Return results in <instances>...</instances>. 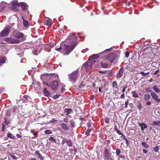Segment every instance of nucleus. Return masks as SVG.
<instances>
[{"label": "nucleus", "mask_w": 160, "mask_h": 160, "mask_svg": "<svg viewBox=\"0 0 160 160\" xmlns=\"http://www.w3.org/2000/svg\"><path fill=\"white\" fill-rule=\"evenodd\" d=\"M5 126L3 124H2V132H4L5 131Z\"/></svg>", "instance_id": "obj_55"}, {"label": "nucleus", "mask_w": 160, "mask_h": 160, "mask_svg": "<svg viewBox=\"0 0 160 160\" xmlns=\"http://www.w3.org/2000/svg\"><path fill=\"white\" fill-rule=\"evenodd\" d=\"M159 149V146H156L154 148H153V150L155 152H157L158 151Z\"/></svg>", "instance_id": "obj_44"}, {"label": "nucleus", "mask_w": 160, "mask_h": 160, "mask_svg": "<svg viewBox=\"0 0 160 160\" xmlns=\"http://www.w3.org/2000/svg\"><path fill=\"white\" fill-rule=\"evenodd\" d=\"M100 63L101 67L104 68H106L108 66V64L106 63L101 62Z\"/></svg>", "instance_id": "obj_34"}, {"label": "nucleus", "mask_w": 160, "mask_h": 160, "mask_svg": "<svg viewBox=\"0 0 160 160\" xmlns=\"http://www.w3.org/2000/svg\"><path fill=\"white\" fill-rule=\"evenodd\" d=\"M35 154L36 155H38V156L40 155L41 154L38 151H36L35 152Z\"/></svg>", "instance_id": "obj_64"}, {"label": "nucleus", "mask_w": 160, "mask_h": 160, "mask_svg": "<svg viewBox=\"0 0 160 160\" xmlns=\"http://www.w3.org/2000/svg\"><path fill=\"white\" fill-rule=\"evenodd\" d=\"M79 76V70L78 69L68 75L69 80L73 82H75L77 78Z\"/></svg>", "instance_id": "obj_1"}, {"label": "nucleus", "mask_w": 160, "mask_h": 160, "mask_svg": "<svg viewBox=\"0 0 160 160\" xmlns=\"http://www.w3.org/2000/svg\"><path fill=\"white\" fill-rule=\"evenodd\" d=\"M112 85L113 88H118V85L116 81H114L112 82Z\"/></svg>", "instance_id": "obj_33"}, {"label": "nucleus", "mask_w": 160, "mask_h": 160, "mask_svg": "<svg viewBox=\"0 0 160 160\" xmlns=\"http://www.w3.org/2000/svg\"><path fill=\"white\" fill-rule=\"evenodd\" d=\"M19 6H20V5L19 3L14 2L12 5V9L14 11L18 12L19 10L18 8Z\"/></svg>", "instance_id": "obj_11"}, {"label": "nucleus", "mask_w": 160, "mask_h": 160, "mask_svg": "<svg viewBox=\"0 0 160 160\" xmlns=\"http://www.w3.org/2000/svg\"><path fill=\"white\" fill-rule=\"evenodd\" d=\"M70 122L71 127L73 128H74L75 126V122L73 121L72 120L70 121Z\"/></svg>", "instance_id": "obj_41"}, {"label": "nucleus", "mask_w": 160, "mask_h": 160, "mask_svg": "<svg viewBox=\"0 0 160 160\" xmlns=\"http://www.w3.org/2000/svg\"><path fill=\"white\" fill-rule=\"evenodd\" d=\"M151 95L153 99L155 100L157 102H160V99L158 98V97L156 94L154 92L151 93Z\"/></svg>", "instance_id": "obj_10"}, {"label": "nucleus", "mask_w": 160, "mask_h": 160, "mask_svg": "<svg viewBox=\"0 0 160 160\" xmlns=\"http://www.w3.org/2000/svg\"><path fill=\"white\" fill-rule=\"evenodd\" d=\"M128 103H129V102H128V99L125 102V108H127L128 107Z\"/></svg>", "instance_id": "obj_56"}, {"label": "nucleus", "mask_w": 160, "mask_h": 160, "mask_svg": "<svg viewBox=\"0 0 160 160\" xmlns=\"http://www.w3.org/2000/svg\"><path fill=\"white\" fill-rule=\"evenodd\" d=\"M61 126L63 129L65 130H67L68 129V128L67 125L65 123H61Z\"/></svg>", "instance_id": "obj_22"}, {"label": "nucleus", "mask_w": 160, "mask_h": 160, "mask_svg": "<svg viewBox=\"0 0 160 160\" xmlns=\"http://www.w3.org/2000/svg\"><path fill=\"white\" fill-rule=\"evenodd\" d=\"M91 130L90 129H88L85 132V134L86 135H88L91 132Z\"/></svg>", "instance_id": "obj_51"}, {"label": "nucleus", "mask_w": 160, "mask_h": 160, "mask_svg": "<svg viewBox=\"0 0 160 160\" xmlns=\"http://www.w3.org/2000/svg\"><path fill=\"white\" fill-rule=\"evenodd\" d=\"M5 41L11 44H17L20 42V40L18 39H15L10 37L5 39Z\"/></svg>", "instance_id": "obj_7"}, {"label": "nucleus", "mask_w": 160, "mask_h": 160, "mask_svg": "<svg viewBox=\"0 0 160 160\" xmlns=\"http://www.w3.org/2000/svg\"><path fill=\"white\" fill-rule=\"evenodd\" d=\"M152 88L153 89V90L155 92H156L157 93H159V89L157 88V86H154L152 87Z\"/></svg>", "instance_id": "obj_35"}, {"label": "nucleus", "mask_w": 160, "mask_h": 160, "mask_svg": "<svg viewBox=\"0 0 160 160\" xmlns=\"http://www.w3.org/2000/svg\"><path fill=\"white\" fill-rule=\"evenodd\" d=\"M112 50V48H110L109 49H106L103 52H101L100 54H102V53H105L106 52H109L111 51Z\"/></svg>", "instance_id": "obj_37"}, {"label": "nucleus", "mask_w": 160, "mask_h": 160, "mask_svg": "<svg viewBox=\"0 0 160 160\" xmlns=\"http://www.w3.org/2000/svg\"><path fill=\"white\" fill-rule=\"evenodd\" d=\"M153 123L155 125L160 126V121H154Z\"/></svg>", "instance_id": "obj_42"}, {"label": "nucleus", "mask_w": 160, "mask_h": 160, "mask_svg": "<svg viewBox=\"0 0 160 160\" xmlns=\"http://www.w3.org/2000/svg\"><path fill=\"white\" fill-rule=\"evenodd\" d=\"M9 155L14 160L17 159V157L14 155L11 154L9 153Z\"/></svg>", "instance_id": "obj_48"}, {"label": "nucleus", "mask_w": 160, "mask_h": 160, "mask_svg": "<svg viewBox=\"0 0 160 160\" xmlns=\"http://www.w3.org/2000/svg\"><path fill=\"white\" fill-rule=\"evenodd\" d=\"M124 53H125V57L126 58H127L129 57L130 53L129 52H125Z\"/></svg>", "instance_id": "obj_53"}, {"label": "nucleus", "mask_w": 160, "mask_h": 160, "mask_svg": "<svg viewBox=\"0 0 160 160\" xmlns=\"http://www.w3.org/2000/svg\"><path fill=\"white\" fill-rule=\"evenodd\" d=\"M12 119H11L12 120ZM11 120H9L8 118H5L4 119V123L6 125H8L10 122Z\"/></svg>", "instance_id": "obj_32"}, {"label": "nucleus", "mask_w": 160, "mask_h": 160, "mask_svg": "<svg viewBox=\"0 0 160 160\" xmlns=\"http://www.w3.org/2000/svg\"><path fill=\"white\" fill-rule=\"evenodd\" d=\"M5 4L4 3H2L0 4V9H1V11L3 12L4 11L6 8V7L4 6L3 4Z\"/></svg>", "instance_id": "obj_24"}, {"label": "nucleus", "mask_w": 160, "mask_h": 160, "mask_svg": "<svg viewBox=\"0 0 160 160\" xmlns=\"http://www.w3.org/2000/svg\"><path fill=\"white\" fill-rule=\"evenodd\" d=\"M117 57L116 52L111 53L109 54L106 57H103L102 58L103 59H106L107 60L110 62L111 63H112Z\"/></svg>", "instance_id": "obj_3"}, {"label": "nucleus", "mask_w": 160, "mask_h": 160, "mask_svg": "<svg viewBox=\"0 0 160 160\" xmlns=\"http://www.w3.org/2000/svg\"><path fill=\"white\" fill-rule=\"evenodd\" d=\"M45 132L46 134H50L52 133V132L49 130H46L45 131Z\"/></svg>", "instance_id": "obj_50"}, {"label": "nucleus", "mask_w": 160, "mask_h": 160, "mask_svg": "<svg viewBox=\"0 0 160 160\" xmlns=\"http://www.w3.org/2000/svg\"><path fill=\"white\" fill-rule=\"evenodd\" d=\"M38 158H39L40 160H43V158L41 154L38 156Z\"/></svg>", "instance_id": "obj_59"}, {"label": "nucleus", "mask_w": 160, "mask_h": 160, "mask_svg": "<svg viewBox=\"0 0 160 160\" xmlns=\"http://www.w3.org/2000/svg\"><path fill=\"white\" fill-rule=\"evenodd\" d=\"M106 74L107 75H106L107 77H108L112 76L113 74V73L112 71L111 70H106Z\"/></svg>", "instance_id": "obj_28"}, {"label": "nucleus", "mask_w": 160, "mask_h": 160, "mask_svg": "<svg viewBox=\"0 0 160 160\" xmlns=\"http://www.w3.org/2000/svg\"><path fill=\"white\" fill-rule=\"evenodd\" d=\"M62 142L64 143L66 142L67 143L68 145L70 147L72 146V144L71 141L69 140L66 139H65L63 140Z\"/></svg>", "instance_id": "obj_19"}, {"label": "nucleus", "mask_w": 160, "mask_h": 160, "mask_svg": "<svg viewBox=\"0 0 160 160\" xmlns=\"http://www.w3.org/2000/svg\"><path fill=\"white\" fill-rule=\"evenodd\" d=\"M103 158L104 160H114L110 151L107 148L105 149Z\"/></svg>", "instance_id": "obj_2"}, {"label": "nucleus", "mask_w": 160, "mask_h": 160, "mask_svg": "<svg viewBox=\"0 0 160 160\" xmlns=\"http://www.w3.org/2000/svg\"><path fill=\"white\" fill-rule=\"evenodd\" d=\"M77 37L75 34L73 33L71 34L69 38V39L71 42H73L76 39Z\"/></svg>", "instance_id": "obj_13"}, {"label": "nucleus", "mask_w": 160, "mask_h": 160, "mask_svg": "<svg viewBox=\"0 0 160 160\" xmlns=\"http://www.w3.org/2000/svg\"><path fill=\"white\" fill-rule=\"evenodd\" d=\"M60 96V95H56L53 96V98L54 99H56L58 98Z\"/></svg>", "instance_id": "obj_54"}, {"label": "nucleus", "mask_w": 160, "mask_h": 160, "mask_svg": "<svg viewBox=\"0 0 160 160\" xmlns=\"http://www.w3.org/2000/svg\"><path fill=\"white\" fill-rule=\"evenodd\" d=\"M142 145L143 146L146 148H149V145H148L146 142H142Z\"/></svg>", "instance_id": "obj_40"}, {"label": "nucleus", "mask_w": 160, "mask_h": 160, "mask_svg": "<svg viewBox=\"0 0 160 160\" xmlns=\"http://www.w3.org/2000/svg\"><path fill=\"white\" fill-rule=\"evenodd\" d=\"M123 68H121L120 69L119 71L117 73V74L116 76L117 78H119L122 76L123 72Z\"/></svg>", "instance_id": "obj_12"}, {"label": "nucleus", "mask_w": 160, "mask_h": 160, "mask_svg": "<svg viewBox=\"0 0 160 160\" xmlns=\"http://www.w3.org/2000/svg\"><path fill=\"white\" fill-rule=\"evenodd\" d=\"M12 112V109H9L8 110L6 113V115L7 116H9L11 115Z\"/></svg>", "instance_id": "obj_36"}, {"label": "nucleus", "mask_w": 160, "mask_h": 160, "mask_svg": "<svg viewBox=\"0 0 160 160\" xmlns=\"http://www.w3.org/2000/svg\"><path fill=\"white\" fill-rule=\"evenodd\" d=\"M43 84H44L46 85V86H48V87H50V86H49V83L48 84V82H43Z\"/></svg>", "instance_id": "obj_60"}, {"label": "nucleus", "mask_w": 160, "mask_h": 160, "mask_svg": "<svg viewBox=\"0 0 160 160\" xmlns=\"http://www.w3.org/2000/svg\"><path fill=\"white\" fill-rule=\"evenodd\" d=\"M138 122V125L141 127V129L142 130H143L144 129L147 128V125L144 122H142V123H139V122Z\"/></svg>", "instance_id": "obj_17"}, {"label": "nucleus", "mask_w": 160, "mask_h": 160, "mask_svg": "<svg viewBox=\"0 0 160 160\" xmlns=\"http://www.w3.org/2000/svg\"><path fill=\"white\" fill-rule=\"evenodd\" d=\"M120 158H122V159H124L125 158V156L122 155H120L118 156Z\"/></svg>", "instance_id": "obj_58"}, {"label": "nucleus", "mask_w": 160, "mask_h": 160, "mask_svg": "<svg viewBox=\"0 0 160 160\" xmlns=\"http://www.w3.org/2000/svg\"><path fill=\"white\" fill-rule=\"evenodd\" d=\"M128 88L127 86H126L124 87L122 90V94L121 95L120 98H125V94L124 92H125L126 89Z\"/></svg>", "instance_id": "obj_20"}, {"label": "nucleus", "mask_w": 160, "mask_h": 160, "mask_svg": "<svg viewBox=\"0 0 160 160\" xmlns=\"http://www.w3.org/2000/svg\"><path fill=\"white\" fill-rule=\"evenodd\" d=\"M99 56L98 54H94L90 57L88 59V60H94L95 59H97L99 58Z\"/></svg>", "instance_id": "obj_14"}, {"label": "nucleus", "mask_w": 160, "mask_h": 160, "mask_svg": "<svg viewBox=\"0 0 160 160\" xmlns=\"http://www.w3.org/2000/svg\"><path fill=\"white\" fill-rule=\"evenodd\" d=\"M105 122L106 123H108L109 122L110 119L108 118H105Z\"/></svg>", "instance_id": "obj_52"}, {"label": "nucleus", "mask_w": 160, "mask_h": 160, "mask_svg": "<svg viewBox=\"0 0 160 160\" xmlns=\"http://www.w3.org/2000/svg\"><path fill=\"white\" fill-rule=\"evenodd\" d=\"M114 129L116 131V132L118 134H121V131L118 130V127L116 126H115L114 127Z\"/></svg>", "instance_id": "obj_38"}, {"label": "nucleus", "mask_w": 160, "mask_h": 160, "mask_svg": "<svg viewBox=\"0 0 160 160\" xmlns=\"http://www.w3.org/2000/svg\"><path fill=\"white\" fill-rule=\"evenodd\" d=\"M91 63L90 62H86L83 65V68H85L87 72H88L89 70L92 67Z\"/></svg>", "instance_id": "obj_8"}, {"label": "nucleus", "mask_w": 160, "mask_h": 160, "mask_svg": "<svg viewBox=\"0 0 160 160\" xmlns=\"http://www.w3.org/2000/svg\"><path fill=\"white\" fill-rule=\"evenodd\" d=\"M150 98V95L148 94H145L144 95V99L146 101H148Z\"/></svg>", "instance_id": "obj_25"}, {"label": "nucleus", "mask_w": 160, "mask_h": 160, "mask_svg": "<svg viewBox=\"0 0 160 160\" xmlns=\"http://www.w3.org/2000/svg\"><path fill=\"white\" fill-rule=\"evenodd\" d=\"M30 132L34 136L37 138L38 137V133L37 132H36L34 130L31 129L30 130Z\"/></svg>", "instance_id": "obj_31"}, {"label": "nucleus", "mask_w": 160, "mask_h": 160, "mask_svg": "<svg viewBox=\"0 0 160 160\" xmlns=\"http://www.w3.org/2000/svg\"><path fill=\"white\" fill-rule=\"evenodd\" d=\"M49 140L52 142L56 143V141L55 139L53 137H50Z\"/></svg>", "instance_id": "obj_45"}, {"label": "nucleus", "mask_w": 160, "mask_h": 160, "mask_svg": "<svg viewBox=\"0 0 160 160\" xmlns=\"http://www.w3.org/2000/svg\"><path fill=\"white\" fill-rule=\"evenodd\" d=\"M121 134H119L120 135H121L120 137L123 139L125 140L126 138H127L121 132Z\"/></svg>", "instance_id": "obj_47"}, {"label": "nucleus", "mask_w": 160, "mask_h": 160, "mask_svg": "<svg viewBox=\"0 0 160 160\" xmlns=\"http://www.w3.org/2000/svg\"><path fill=\"white\" fill-rule=\"evenodd\" d=\"M13 36L16 38H20L23 37V34L22 33L15 31L13 32Z\"/></svg>", "instance_id": "obj_9"}, {"label": "nucleus", "mask_w": 160, "mask_h": 160, "mask_svg": "<svg viewBox=\"0 0 160 160\" xmlns=\"http://www.w3.org/2000/svg\"><path fill=\"white\" fill-rule=\"evenodd\" d=\"M5 57L0 58V67L2 66L3 64L5 63Z\"/></svg>", "instance_id": "obj_29"}, {"label": "nucleus", "mask_w": 160, "mask_h": 160, "mask_svg": "<svg viewBox=\"0 0 160 160\" xmlns=\"http://www.w3.org/2000/svg\"><path fill=\"white\" fill-rule=\"evenodd\" d=\"M7 136L9 138H10L11 139H16L15 136L12 135V133L10 132H8L7 134Z\"/></svg>", "instance_id": "obj_27"}, {"label": "nucleus", "mask_w": 160, "mask_h": 160, "mask_svg": "<svg viewBox=\"0 0 160 160\" xmlns=\"http://www.w3.org/2000/svg\"><path fill=\"white\" fill-rule=\"evenodd\" d=\"M55 50L57 51H60L62 50V48L60 47L59 48H56Z\"/></svg>", "instance_id": "obj_61"}, {"label": "nucleus", "mask_w": 160, "mask_h": 160, "mask_svg": "<svg viewBox=\"0 0 160 160\" xmlns=\"http://www.w3.org/2000/svg\"><path fill=\"white\" fill-rule=\"evenodd\" d=\"M63 121L66 123L68 122V119L66 118H64L63 119Z\"/></svg>", "instance_id": "obj_62"}, {"label": "nucleus", "mask_w": 160, "mask_h": 160, "mask_svg": "<svg viewBox=\"0 0 160 160\" xmlns=\"http://www.w3.org/2000/svg\"><path fill=\"white\" fill-rule=\"evenodd\" d=\"M97 61V60H94L90 62L91 63V65H92V66Z\"/></svg>", "instance_id": "obj_57"}, {"label": "nucleus", "mask_w": 160, "mask_h": 160, "mask_svg": "<svg viewBox=\"0 0 160 160\" xmlns=\"http://www.w3.org/2000/svg\"><path fill=\"white\" fill-rule=\"evenodd\" d=\"M131 94H132V96L134 98H138V94L137 93L136 91H135L131 92Z\"/></svg>", "instance_id": "obj_23"}, {"label": "nucleus", "mask_w": 160, "mask_h": 160, "mask_svg": "<svg viewBox=\"0 0 160 160\" xmlns=\"http://www.w3.org/2000/svg\"><path fill=\"white\" fill-rule=\"evenodd\" d=\"M121 153V151L120 149H117L116 150V155L118 156H119L120 155V154Z\"/></svg>", "instance_id": "obj_43"}, {"label": "nucleus", "mask_w": 160, "mask_h": 160, "mask_svg": "<svg viewBox=\"0 0 160 160\" xmlns=\"http://www.w3.org/2000/svg\"><path fill=\"white\" fill-rule=\"evenodd\" d=\"M87 127H88V128H91L92 127L91 124L90 123H88L87 124Z\"/></svg>", "instance_id": "obj_63"}, {"label": "nucleus", "mask_w": 160, "mask_h": 160, "mask_svg": "<svg viewBox=\"0 0 160 160\" xmlns=\"http://www.w3.org/2000/svg\"><path fill=\"white\" fill-rule=\"evenodd\" d=\"M72 112V110L71 108H65L64 110V113H65L66 115H67L71 113Z\"/></svg>", "instance_id": "obj_18"}, {"label": "nucleus", "mask_w": 160, "mask_h": 160, "mask_svg": "<svg viewBox=\"0 0 160 160\" xmlns=\"http://www.w3.org/2000/svg\"><path fill=\"white\" fill-rule=\"evenodd\" d=\"M145 92L147 93L148 92L152 93V92H153V91L152 90H150V88H145Z\"/></svg>", "instance_id": "obj_39"}, {"label": "nucleus", "mask_w": 160, "mask_h": 160, "mask_svg": "<svg viewBox=\"0 0 160 160\" xmlns=\"http://www.w3.org/2000/svg\"><path fill=\"white\" fill-rule=\"evenodd\" d=\"M23 24L25 27L26 28L28 27V22L27 20L23 19Z\"/></svg>", "instance_id": "obj_30"}, {"label": "nucleus", "mask_w": 160, "mask_h": 160, "mask_svg": "<svg viewBox=\"0 0 160 160\" xmlns=\"http://www.w3.org/2000/svg\"><path fill=\"white\" fill-rule=\"evenodd\" d=\"M138 105L137 106V108H138V109L140 110L142 108V103L140 102H138Z\"/></svg>", "instance_id": "obj_46"}, {"label": "nucleus", "mask_w": 160, "mask_h": 160, "mask_svg": "<svg viewBox=\"0 0 160 160\" xmlns=\"http://www.w3.org/2000/svg\"><path fill=\"white\" fill-rule=\"evenodd\" d=\"M52 24V20L49 18L44 21V24L47 26H51Z\"/></svg>", "instance_id": "obj_15"}, {"label": "nucleus", "mask_w": 160, "mask_h": 160, "mask_svg": "<svg viewBox=\"0 0 160 160\" xmlns=\"http://www.w3.org/2000/svg\"><path fill=\"white\" fill-rule=\"evenodd\" d=\"M20 6L22 8V10L23 11H25L26 10L27 8V7L28 6L27 4L24 2H21L19 4Z\"/></svg>", "instance_id": "obj_16"}, {"label": "nucleus", "mask_w": 160, "mask_h": 160, "mask_svg": "<svg viewBox=\"0 0 160 160\" xmlns=\"http://www.w3.org/2000/svg\"><path fill=\"white\" fill-rule=\"evenodd\" d=\"M140 73L143 76H146L149 73V72H148L147 73H145L143 72L142 71L140 72Z\"/></svg>", "instance_id": "obj_49"}, {"label": "nucleus", "mask_w": 160, "mask_h": 160, "mask_svg": "<svg viewBox=\"0 0 160 160\" xmlns=\"http://www.w3.org/2000/svg\"><path fill=\"white\" fill-rule=\"evenodd\" d=\"M75 47V45L74 44L70 45H65L64 49L66 51V54L68 55L74 49Z\"/></svg>", "instance_id": "obj_5"}, {"label": "nucleus", "mask_w": 160, "mask_h": 160, "mask_svg": "<svg viewBox=\"0 0 160 160\" xmlns=\"http://www.w3.org/2000/svg\"><path fill=\"white\" fill-rule=\"evenodd\" d=\"M58 82L55 80L52 81L49 83L50 87L51 88L52 90L56 91L57 90L58 86Z\"/></svg>", "instance_id": "obj_6"}, {"label": "nucleus", "mask_w": 160, "mask_h": 160, "mask_svg": "<svg viewBox=\"0 0 160 160\" xmlns=\"http://www.w3.org/2000/svg\"><path fill=\"white\" fill-rule=\"evenodd\" d=\"M11 27L8 26L5 27L3 30L0 33V37L7 36L9 34Z\"/></svg>", "instance_id": "obj_4"}, {"label": "nucleus", "mask_w": 160, "mask_h": 160, "mask_svg": "<svg viewBox=\"0 0 160 160\" xmlns=\"http://www.w3.org/2000/svg\"><path fill=\"white\" fill-rule=\"evenodd\" d=\"M29 98V96L27 95H24L23 96V98L22 99V101L25 102H27L28 101V98Z\"/></svg>", "instance_id": "obj_21"}, {"label": "nucleus", "mask_w": 160, "mask_h": 160, "mask_svg": "<svg viewBox=\"0 0 160 160\" xmlns=\"http://www.w3.org/2000/svg\"><path fill=\"white\" fill-rule=\"evenodd\" d=\"M44 93L46 96H48L50 95V92L48 91L47 89L46 88H44L43 90Z\"/></svg>", "instance_id": "obj_26"}]
</instances>
